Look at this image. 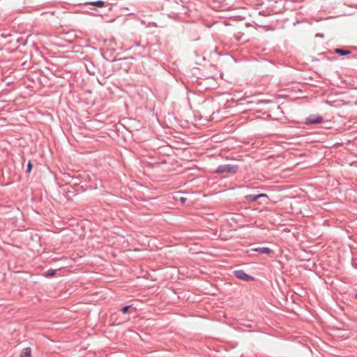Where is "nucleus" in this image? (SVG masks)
<instances>
[{
	"label": "nucleus",
	"instance_id": "nucleus-2",
	"mask_svg": "<svg viewBox=\"0 0 357 357\" xmlns=\"http://www.w3.org/2000/svg\"><path fill=\"white\" fill-rule=\"evenodd\" d=\"M323 121V119L320 116H310L306 119L307 124L320 123Z\"/></svg>",
	"mask_w": 357,
	"mask_h": 357
},
{
	"label": "nucleus",
	"instance_id": "nucleus-11",
	"mask_svg": "<svg viewBox=\"0 0 357 357\" xmlns=\"http://www.w3.org/2000/svg\"><path fill=\"white\" fill-rule=\"evenodd\" d=\"M131 306L128 305V306H126V307H123L122 309H121V311L123 313H126L128 312L129 309L130 308Z\"/></svg>",
	"mask_w": 357,
	"mask_h": 357
},
{
	"label": "nucleus",
	"instance_id": "nucleus-12",
	"mask_svg": "<svg viewBox=\"0 0 357 357\" xmlns=\"http://www.w3.org/2000/svg\"><path fill=\"white\" fill-rule=\"evenodd\" d=\"M185 200H186V198H184V197H181V202L182 203H184V202H185Z\"/></svg>",
	"mask_w": 357,
	"mask_h": 357
},
{
	"label": "nucleus",
	"instance_id": "nucleus-6",
	"mask_svg": "<svg viewBox=\"0 0 357 357\" xmlns=\"http://www.w3.org/2000/svg\"><path fill=\"white\" fill-rule=\"evenodd\" d=\"M253 250L259 252L260 253L262 254H269L271 252V250L268 248H257L253 249Z\"/></svg>",
	"mask_w": 357,
	"mask_h": 357
},
{
	"label": "nucleus",
	"instance_id": "nucleus-9",
	"mask_svg": "<svg viewBox=\"0 0 357 357\" xmlns=\"http://www.w3.org/2000/svg\"><path fill=\"white\" fill-rule=\"evenodd\" d=\"M31 169H32V164H31V161H29L28 165H27L26 172L30 173Z\"/></svg>",
	"mask_w": 357,
	"mask_h": 357
},
{
	"label": "nucleus",
	"instance_id": "nucleus-4",
	"mask_svg": "<svg viewBox=\"0 0 357 357\" xmlns=\"http://www.w3.org/2000/svg\"><path fill=\"white\" fill-rule=\"evenodd\" d=\"M260 197H267V195L265 194H259L257 195H248L245 197L246 199L250 202H255Z\"/></svg>",
	"mask_w": 357,
	"mask_h": 357
},
{
	"label": "nucleus",
	"instance_id": "nucleus-8",
	"mask_svg": "<svg viewBox=\"0 0 357 357\" xmlns=\"http://www.w3.org/2000/svg\"><path fill=\"white\" fill-rule=\"evenodd\" d=\"M88 4L93 5L98 8H102L105 5V3L102 1H98L94 2H89Z\"/></svg>",
	"mask_w": 357,
	"mask_h": 357
},
{
	"label": "nucleus",
	"instance_id": "nucleus-7",
	"mask_svg": "<svg viewBox=\"0 0 357 357\" xmlns=\"http://www.w3.org/2000/svg\"><path fill=\"white\" fill-rule=\"evenodd\" d=\"M335 52L337 53V54H340L342 56L348 55V54H349L351 53L349 51L344 50H342V49H335Z\"/></svg>",
	"mask_w": 357,
	"mask_h": 357
},
{
	"label": "nucleus",
	"instance_id": "nucleus-10",
	"mask_svg": "<svg viewBox=\"0 0 357 357\" xmlns=\"http://www.w3.org/2000/svg\"><path fill=\"white\" fill-rule=\"evenodd\" d=\"M55 274V271H48L45 273V276H53Z\"/></svg>",
	"mask_w": 357,
	"mask_h": 357
},
{
	"label": "nucleus",
	"instance_id": "nucleus-5",
	"mask_svg": "<svg viewBox=\"0 0 357 357\" xmlns=\"http://www.w3.org/2000/svg\"><path fill=\"white\" fill-rule=\"evenodd\" d=\"M31 348L26 347L22 350L20 357H31Z\"/></svg>",
	"mask_w": 357,
	"mask_h": 357
},
{
	"label": "nucleus",
	"instance_id": "nucleus-3",
	"mask_svg": "<svg viewBox=\"0 0 357 357\" xmlns=\"http://www.w3.org/2000/svg\"><path fill=\"white\" fill-rule=\"evenodd\" d=\"M235 275L238 279L243 280H245V281H249L250 280H252V278L251 276L247 275L243 271H235Z\"/></svg>",
	"mask_w": 357,
	"mask_h": 357
},
{
	"label": "nucleus",
	"instance_id": "nucleus-1",
	"mask_svg": "<svg viewBox=\"0 0 357 357\" xmlns=\"http://www.w3.org/2000/svg\"><path fill=\"white\" fill-rule=\"evenodd\" d=\"M237 169L238 168H237L236 165H233L227 164V165H224L219 166L218 168L216 170V172H218V173L227 172V173L234 174V173L236 172Z\"/></svg>",
	"mask_w": 357,
	"mask_h": 357
}]
</instances>
